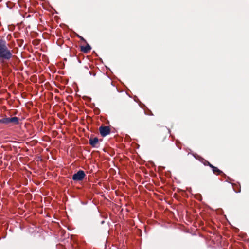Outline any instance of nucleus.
<instances>
[{"label": "nucleus", "mask_w": 249, "mask_h": 249, "mask_svg": "<svg viewBox=\"0 0 249 249\" xmlns=\"http://www.w3.org/2000/svg\"><path fill=\"white\" fill-rule=\"evenodd\" d=\"M211 168L212 169L213 173L214 174H216L217 175H219V174H220L222 172L217 167H215V166H214L213 165H211Z\"/></svg>", "instance_id": "nucleus-7"}, {"label": "nucleus", "mask_w": 249, "mask_h": 249, "mask_svg": "<svg viewBox=\"0 0 249 249\" xmlns=\"http://www.w3.org/2000/svg\"><path fill=\"white\" fill-rule=\"evenodd\" d=\"M13 56V50L4 39H0V63L9 61Z\"/></svg>", "instance_id": "nucleus-1"}, {"label": "nucleus", "mask_w": 249, "mask_h": 249, "mask_svg": "<svg viewBox=\"0 0 249 249\" xmlns=\"http://www.w3.org/2000/svg\"><path fill=\"white\" fill-rule=\"evenodd\" d=\"M0 124H19V119L17 117H5L0 119Z\"/></svg>", "instance_id": "nucleus-2"}, {"label": "nucleus", "mask_w": 249, "mask_h": 249, "mask_svg": "<svg viewBox=\"0 0 249 249\" xmlns=\"http://www.w3.org/2000/svg\"><path fill=\"white\" fill-rule=\"evenodd\" d=\"M86 175L84 171L79 170L76 173L73 175L72 178L75 181L82 180Z\"/></svg>", "instance_id": "nucleus-3"}, {"label": "nucleus", "mask_w": 249, "mask_h": 249, "mask_svg": "<svg viewBox=\"0 0 249 249\" xmlns=\"http://www.w3.org/2000/svg\"><path fill=\"white\" fill-rule=\"evenodd\" d=\"M91 49V48L89 44H87L85 46H82L81 47V50L84 52V53H87L89 51H90Z\"/></svg>", "instance_id": "nucleus-6"}, {"label": "nucleus", "mask_w": 249, "mask_h": 249, "mask_svg": "<svg viewBox=\"0 0 249 249\" xmlns=\"http://www.w3.org/2000/svg\"><path fill=\"white\" fill-rule=\"evenodd\" d=\"M81 39H84L83 37H81Z\"/></svg>", "instance_id": "nucleus-9"}, {"label": "nucleus", "mask_w": 249, "mask_h": 249, "mask_svg": "<svg viewBox=\"0 0 249 249\" xmlns=\"http://www.w3.org/2000/svg\"><path fill=\"white\" fill-rule=\"evenodd\" d=\"M205 165H207L208 166H209L210 167H211V165H213L212 164H211L210 162H209L208 161H206V163H205Z\"/></svg>", "instance_id": "nucleus-8"}, {"label": "nucleus", "mask_w": 249, "mask_h": 249, "mask_svg": "<svg viewBox=\"0 0 249 249\" xmlns=\"http://www.w3.org/2000/svg\"><path fill=\"white\" fill-rule=\"evenodd\" d=\"M99 140L98 138H90L89 140V143L93 147H97L98 144Z\"/></svg>", "instance_id": "nucleus-5"}, {"label": "nucleus", "mask_w": 249, "mask_h": 249, "mask_svg": "<svg viewBox=\"0 0 249 249\" xmlns=\"http://www.w3.org/2000/svg\"><path fill=\"white\" fill-rule=\"evenodd\" d=\"M100 134L102 137H105L108 135L110 132V129L109 126H100L99 128Z\"/></svg>", "instance_id": "nucleus-4"}]
</instances>
